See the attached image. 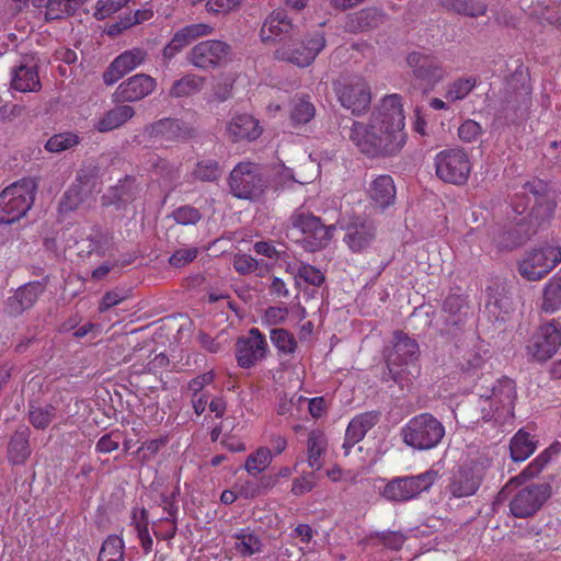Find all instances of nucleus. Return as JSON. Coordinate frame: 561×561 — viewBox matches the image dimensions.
Wrapping results in <instances>:
<instances>
[{
	"instance_id": "f257e3e1",
	"label": "nucleus",
	"mask_w": 561,
	"mask_h": 561,
	"mask_svg": "<svg viewBox=\"0 0 561 561\" xmlns=\"http://www.w3.org/2000/svg\"><path fill=\"white\" fill-rule=\"evenodd\" d=\"M342 134L370 159L397 156L407 142L402 98L386 95L368 123L354 121L351 127H343Z\"/></svg>"
},
{
	"instance_id": "f03ea898",
	"label": "nucleus",
	"mask_w": 561,
	"mask_h": 561,
	"mask_svg": "<svg viewBox=\"0 0 561 561\" xmlns=\"http://www.w3.org/2000/svg\"><path fill=\"white\" fill-rule=\"evenodd\" d=\"M511 206L516 214H526L524 219L528 220L529 226L527 233L535 234L539 228L551 221L557 202L546 181L533 179L513 195Z\"/></svg>"
},
{
	"instance_id": "7ed1b4c3",
	"label": "nucleus",
	"mask_w": 561,
	"mask_h": 561,
	"mask_svg": "<svg viewBox=\"0 0 561 561\" xmlns=\"http://www.w3.org/2000/svg\"><path fill=\"white\" fill-rule=\"evenodd\" d=\"M386 370L381 381L392 380L401 390L410 389L412 380L421 373L420 346L416 340L403 331L393 332L392 346L385 351Z\"/></svg>"
},
{
	"instance_id": "20e7f679",
	"label": "nucleus",
	"mask_w": 561,
	"mask_h": 561,
	"mask_svg": "<svg viewBox=\"0 0 561 561\" xmlns=\"http://www.w3.org/2000/svg\"><path fill=\"white\" fill-rule=\"evenodd\" d=\"M479 391L481 419L504 423L514 416L517 398L515 381L508 377L492 380L482 376L476 383Z\"/></svg>"
},
{
	"instance_id": "39448f33",
	"label": "nucleus",
	"mask_w": 561,
	"mask_h": 561,
	"mask_svg": "<svg viewBox=\"0 0 561 561\" xmlns=\"http://www.w3.org/2000/svg\"><path fill=\"white\" fill-rule=\"evenodd\" d=\"M531 87L528 69L518 65L506 79L501 93L499 116L507 124L527 118L531 105Z\"/></svg>"
},
{
	"instance_id": "423d86ee",
	"label": "nucleus",
	"mask_w": 561,
	"mask_h": 561,
	"mask_svg": "<svg viewBox=\"0 0 561 561\" xmlns=\"http://www.w3.org/2000/svg\"><path fill=\"white\" fill-rule=\"evenodd\" d=\"M287 229L300 233L301 237L297 241L306 251L317 252L329 244L336 227L335 225H325L320 217L301 206L289 216Z\"/></svg>"
},
{
	"instance_id": "0eeeda50",
	"label": "nucleus",
	"mask_w": 561,
	"mask_h": 561,
	"mask_svg": "<svg viewBox=\"0 0 561 561\" xmlns=\"http://www.w3.org/2000/svg\"><path fill=\"white\" fill-rule=\"evenodd\" d=\"M37 183L32 178H23L7 186L0 193V226L19 221L31 209Z\"/></svg>"
},
{
	"instance_id": "6e6552de",
	"label": "nucleus",
	"mask_w": 561,
	"mask_h": 561,
	"mask_svg": "<svg viewBox=\"0 0 561 561\" xmlns=\"http://www.w3.org/2000/svg\"><path fill=\"white\" fill-rule=\"evenodd\" d=\"M227 182L230 193L238 199L256 201L268 187L264 169L251 161H241L234 165Z\"/></svg>"
},
{
	"instance_id": "1a4fd4ad",
	"label": "nucleus",
	"mask_w": 561,
	"mask_h": 561,
	"mask_svg": "<svg viewBox=\"0 0 561 561\" xmlns=\"http://www.w3.org/2000/svg\"><path fill=\"white\" fill-rule=\"evenodd\" d=\"M403 443L413 449L435 448L445 436V426L428 412L413 416L401 428Z\"/></svg>"
},
{
	"instance_id": "9d476101",
	"label": "nucleus",
	"mask_w": 561,
	"mask_h": 561,
	"mask_svg": "<svg viewBox=\"0 0 561 561\" xmlns=\"http://www.w3.org/2000/svg\"><path fill=\"white\" fill-rule=\"evenodd\" d=\"M436 478L435 470H427L416 476L394 477L385 484L380 495L389 502H408L430 490Z\"/></svg>"
},
{
	"instance_id": "9b49d317",
	"label": "nucleus",
	"mask_w": 561,
	"mask_h": 561,
	"mask_svg": "<svg viewBox=\"0 0 561 561\" xmlns=\"http://www.w3.org/2000/svg\"><path fill=\"white\" fill-rule=\"evenodd\" d=\"M341 105L355 116L366 114L371 103V89L362 76L343 78L334 83Z\"/></svg>"
},
{
	"instance_id": "f8f14e48",
	"label": "nucleus",
	"mask_w": 561,
	"mask_h": 561,
	"mask_svg": "<svg viewBox=\"0 0 561 561\" xmlns=\"http://www.w3.org/2000/svg\"><path fill=\"white\" fill-rule=\"evenodd\" d=\"M324 47V34L321 31H317L307 34L304 38L299 36L291 43L280 45L275 49L274 56L278 60L291 62L298 67H307Z\"/></svg>"
},
{
	"instance_id": "ddd939ff",
	"label": "nucleus",
	"mask_w": 561,
	"mask_h": 561,
	"mask_svg": "<svg viewBox=\"0 0 561 561\" xmlns=\"http://www.w3.org/2000/svg\"><path fill=\"white\" fill-rule=\"evenodd\" d=\"M434 163L437 178L454 185L466 184L472 169L467 151L458 147L439 151Z\"/></svg>"
},
{
	"instance_id": "4468645a",
	"label": "nucleus",
	"mask_w": 561,
	"mask_h": 561,
	"mask_svg": "<svg viewBox=\"0 0 561 561\" xmlns=\"http://www.w3.org/2000/svg\"><path fill=\"white\" fill-rule=\"evenodd\" d=\"M486 474L483 461L471 459L459 465L451 473L446 492L455 499L474 495Z\"/></svg>"
},
{
	"instance_id": "2eb2a0df",
	"label": "nucleus",
	"mask_w": 561,
	"mask_h": 561,
	"mask_svg": "<svg viewBox=\"0 0 561 561\" xmlns=\"http://www.w3.org/2000/svg\"><path fill=\"white\" fill-rule=\"evenodd\" d=\"M552 495L550 482H533L513 495L510 502L511 514L516 518H529L541 510Z\"/></svg>"
},
{
	"instance_id": "dca6fc26",
	"label": "nucleus",
	"mask_w": 561,
	"mask_h": 561,
	"mask_svg": "<svg viewBox=\"0 0 561 561\" xmlns=\"http://www.w3.org/2000/svg\"><path fill=\"white\" fill-rule=\"evenodd\" d=\"M561 262V248L545 245L527 251L518 262V272L527 280H539Z\"/></svg>"
},
{
	"instance_id": "f3484780",
	"label": "nucleus",
	"mask_w": 561,
	"mask_h": 561,
	"mask_svg": "<svg viewBox=\"0 0 561 561\" xmlns=\"http://www.w3.org/2000/svg\"><path fill=\"white\" fill-rule=\"evenodd\" d=\"M299 27L293 23L288 13L283 9L272 11L264 20L260 38L265 45H286L299 37Z\"/></svg>"
},
{
	"instance_id": "a211bd4d",
	"label": "nucleus",
	"mask_w": 561,
	"mask_h": 561,
	"mask_svg": "<svg viewBox=\"0 0 561 561\" xmlns=\"http://www.w3.org/2000/svg\"><path fill=\"white\" fill-rule=\"evenodd\" d=\"M407 64L413 78L428 90H433L448 75L443 61L432 53L412 51L407 56Z\"/></svg>"
},
{
	"instance_id": "6ab92c4d",
	"label": "nucleus",
	"mask_w": 561,
	"mask_h": 561,
	"mask_svg": "<svg viewBox=\"0 0 561 561\" xmlns=\"http://www.w3.org/2000/svg\"><path fill=\"white\" fill-rule=\"evenodd\" d=\"M440 312L443 319L440 334L448 336L459 335L465 330L470 314L468 298L461 294H448L443 300Z\"/></svg>"
},
{
	"instance_id": "aec40b11",
	"label": "nucleus",
	"mask_w": 561,
	"mask_h": 561,
	"mask_svg": "<svg viewBox=\"0 0 561 561\" xmlns=\"http://www.w3.org/2000/svg\"><path fill=\"white\" fill-rule=\"evenodd\" d=\"M231 53V46L222 41L207 39L199 42L187 54V60L203 70L215 69L225 65Z\"/></svg>"
},
{
	"instance_id": "412c9836",
	"label": "nucleus",
	"mask_w": 561,
	"mask_h": 561,
	"mask_svg": "<svg viewBox=\"0 0 561 561\" xmlns=\"http://www.w3.org/2000/svg\"><path fill=\"white\" fill-rule=\"evenodd\" d=\"M561 345V330L552 321L539 327L527 344V354L537 362L551 358Z\"/></svg>"
},
{
	"instance_id": "4be33fe9",
	"label": "nucleus",
	"mask_w": 561,
	"mask_h": 561,
	"mask_svg": "<svg viewBox=\"0 0 561 561\" xmlns=\"http://www.w3.org/2000/svg\"><path fill=\"white\" fill-rule=\"evenodd\" d=\"M268 345L265 335L252 328L247 336L236 342V359L241 368L249 369L266 357Z\"/></svg>"
},
{
	"instance_id": "5701e85b",
	"label": "nucleus",
	"mask_w": 561,
	"mask_h": 561,
	"mask_svg": "<svg viewBox=\"0 0 561 561\" xmlns=\"http://www.w3.org/2000/svg\"><path fill=\"white\" fill-rule=\"evenodd\" d=\"M149 139L165 141H185L196 136V130L179 118L164 117L145 127Z\"/></svg>"
},
{
	"instance_id": "b1692460",
	"label": "nucleus",
	"mask_w": 561,
	"mask_h": 561,
	"mask_svg": "<svg viewBox=\"0 0 561 561\" xmlns=\"http://www.w3.org/2000/svg\"><path fill=\"white\" fill-rule=\"evenodd\" d=\"M157 81L149 75L138 73L123 81L115 90L113 100L116 103L137 102L151 94Z\"/></svg>"
},
{
	"instance_id": "393cba45",
	"label": "nucleus",
	"mask_w": 561,
	"mask_h": 561,
	"mask_svg": "<svg viewBox=\"0 0 561 561\" xmlns=\"http://www.w3.org/2000/svg\"><path fill=\"white\" fill-rule=\"evenodd\" d=\"M46 287V279L30 282L19 287L15 293L5 300L4 311L12 317L22 314L36 304Z\"/></svg>"
},
{
	"instance_id": "a878e982",
	"label": "nucleus",
	"mask_w": 561,
	"mask_h": 561,
	"mask_svg": "<svg viewBox=\"0 0 561 561\" xmlns=\"http://www.w3.org/2000/svg\"><path fill=\"white\" fill-rule=\"evenodd\" d=\"M344 242L352 252H362L369 248L376 239V226L364 217L352 218L345 227Z\"/></svg>"
},
{
	"instance_id": "bb28decb",
	"label": "nucleus",
	"mask_w": 561,
	"mask_h": 561,
	"mask_svg": "<svg viewBox=\"0 0 561 561\" xmlns=\"http://www.w3.org/2000/svg\"><path fill=\"white\" fill-rule=\"evenodd\" d=\"M147 58L142 48H133L118 55L103 72V81L107 85L116 83L125 75L141 65Z\"/></svg>"
},
{
	"instance_id": "cd10ccee",
	"label": "nucleus",
	"mask_w": 561,
	"mask_h": 561,
	"mask_svg": "<svg viewBox=\"0 0 561 561\" xmlns=\"http://www.w3.org/2000/svg\"><path fill=\"white\" fill-rule=\"evenodd\" d=\"M561 451V444L556 442L540 453L518 476L513 477L500 491L499 496H502L513 485H522L528 479L537 477L543 468L550 462L553 456Z\"/></svg>"
},
{
	"instance_id": "c85d7f7f",
	"label": "nucleus",
	"mask_w": 561,
	"mask_h": 561,
	"mask_svg": "<svg viewBox=\"0 0 561 561\" xmlns=\"http://www.w3.org/2000/svg\"><path fill=\"white\" fill-rule=\"evenodd\" d=\"M379 411H368L360 413L351 420L346 428L345 439L343 443L345 455L350 453L354 445L365 437L367 432L379 422Z\"/></svg>"
},
{
	"instance_id": "c756f323",
	"label": "nucleus",
	"mask_w": 561,
	"mask_h": 561,
	"mask_svg": "<svg viewBox=\"0 0 561 561\" xmlns=\"http://www.w3.org/2000/svg\"><path fill=\"white\" fill-rule=\"evenodd\" d=\"M226 133L233 142L255 140L262 134L259 121L249 114L234 115L227 124Z\"/></svg>"
},
{
	"instance_id": "7c9ffc66",
	"label": "nucleus",
	"mask_w": 561,
	"mask_h": 561,
	"mask_svg": "<svg viewBox=\"0 0 561 561\" xmlns=\"http://www.w3.org/2000/svg\"><path fill=\"white\" fill-rule=\"evenodd\" d=\"M387 21V14L378 8H365L347 15L345 31L362 33L379 27Z\"/></svg>"
},
{
	"instance_id": "2f4dec72",
	"label": "nucleus",
	"mask_w": 561,
	"mask_h": 561,
	"mask_svg": "<svg viewBox=\"0 0 561 561\" xmlns=\"http://www.w3.org/2000/svg\"><path fill=\"white\" fill-rule=\"evenodd\" d=\"M138 191L136 179L126 175L124 179L119 180L116 185L110 187L107 193L103 195V204L115 205L117 208L125 207L135 201Z\"/></svg>"
},
{
	"instance_id": "473e14b6",
	"label": "nucleus",
	"mask_w": 561,
	"mask_h": 561,
	"mask_svg": "<svg viewBox=\"0 0 561 561\" xmlns=\"http://www.w3.org/2000/svg\"><path fill=\"white\" fill-rule=\"evenodd\" d=\"M368 195L376 207L387 208L396 199L393 179L388 174L377 176L369 185Z\"/></svg>"
},
{
	"instance_id": "72a5a7b5",
	"label": "nucleus",
	"mask_w": 561,
	"mask_h": 561,
	"mask_svg": "<svg viewBox=\"0 0 561 561\" xmlns=\"http://www.w3.org/2000/svg\"><path fill=\"white\" fill-rule=\"evenodd\" d=\"M31 430L21 425L11 436L8 444V458L14 465H23L31 456L30 446Z\"/></svg>"
},
{
	"instance_id": "f704fd0d",
	"label": "nucleus",
	"mask_w": 561,
	"mask_h": 561,
	"mask_svg": "<svg viewBox=\"0 0 561 561\" xmlns=\"http://www.w3.org/2000/svg\"><path fill=\"white\" fill-rule=\"evenodd\" d=\"M11 87L20 92H36L41 89V80L36 66L21 64L13 68Z\"/></svg>"
},
{
	"instance_id": "c9c22d12",
	"label": "nucleus",
	"mask_w": 561,
	"mask_h": 561,
	"mask_svg": "<svg viewBox=\"0 0 561 561\" xmlns=\"http://www.w3.org/2000/svg\"><path fill=\"white\" fill-rule=\"evenodd\" d=\"M222 174L224 167L218 160L213 158H203L195 163L192 172L190 173V178L193 182L216 183L220 180Z\"/></svg>"
},
{
	"instance_id": "e433bc0d",
	"label": "nucleus",
	"mask_w": 561,
	"mask_h": 561,
	"mask_svg": "<svg viewBox=\"0 0 561 561\" xmlns=\"http://www.w3.org/2000/svg\"><path fill=\"white\" fill-rule=\"evenodd\" d=\"M134 107L121 103V105H117L104 113L103 116L98 121L95 128L101 133L113 130L124 125L127 121L134 117Z\"/></svg>"
},
{
	"instance_id": "4c0bfd02",
	"label": "nucleus",
	"mask_w": 561,
	"mask_h": 561,
	"mask_svg": "<svg viewBox=\"0 0 561 561\" xmlns=\"http://www.w3.org/2000/svg\"><path fill=\"white\" fill-rule=\"evenodd\" d=\"M328 440L324 433L313 430L308 435L307 454L309 467L319 470L323 466V456L327 451Z\"/></svg>"
},
{
	"instance_id": "58836bf2",
	"label": "nucleus",
	"mask_w": 561,
	"mask_h": 561,
	"mask_svg": "<svg viewBox=\"0 0 561 561\" xmlns=\"http://www.w3.org/2000/svg\"><path fill=\"white\" fill-rule=\"evenodd\" d=\"M439 4L447 11L456 14L479 18L488 11V5L481 0H438Z\"/></svg>"
},
{
	"instance_id": "ea45409f",
	"label": "nucleus",
	"mask_w": 561,
	"mask_h": 561,
	"mask_svg": "<svg viewBox=\"0 0 561 561\" xmlns=\"http://www.w3.org/2000/svg\"><path fill=\"white\" fill-rule=\"evenodd\" d=\"M537 448V440L528 432L519 430L510 442L511 457L514 461H524Z\"/></svg>"
},
{
	"instance_id": "a19ab883",
	"label": "nucleus",
	"mask_w": 561,
	"mask_h": 561,
	"mask_svg": "<svg viewBox=\"0 0 561 561\" xmlns=\"http://www.w3.org/2000/svg\"><path fill=\"white\" fill-rule=\"evenodd\" d=\"M205 79L195 73H187L175 80L169 89L168 95L173 99L187 98L198 93Z\"/></svg>"
},
{
	"instance_id": "79ce46f5",
	"label": "nucleus",
	"mask_w": 561,
	"mask_h": 561,
	"mask_svg": "<svg viewBox=\"0 0 561 561\" xmlns=\"http://www.w3.org/2000/svg\"><path fill=\"white\" fill-rule=\"evenodd\" d=\"M233 268L239 275H249L255 273L259 277H264L272 268V264L264 261H257L247 253H236L233 256Z\"/></svg>"
},
{
	"instance_id": "37998d69",
	"label": "nucleus",
	"mask_w": 561,
	"mask_h": 561,
	"mask_svg": "<svg viewBox=\"0 0 561 561\" xmlns=\"http://www.w3.org/2000/svg\"><path fill=\"white\" fill-rule=\"evenodd\" d=\"M530 14L537 18L540 23H547L557 27L561 26V0H548L537 2L531 7Z\"/></svg>"
},
{
	"instance_id": "c03bdc74",
	"label": "nucleus",
	"mask_w": 561,
	"mask_h": 561,
	"mask_svg": "<svg viewBox=\"0 0 561 561\" xmlns=\"http://www.w3.org/2000/svg\"><path fill=\"white\" fill-rule=\"evenodd\" d=\"M57 408L50 403L39 405L34 402L28 403L27 419L30 424L36 428L44 431L55 420Z\"/></svg>"
},
{
	"instance_id": "a18cd8bd",
	"label": "nucleus",
	"mask_w": 561,
	"mask_h": 561,
	"mask_svg": "<svg viewBox=\"0 0 561 561\" xmlns=\"http://www.w3.org/2000/svg\"><path fill=\"white\" fill-rule=\"evenodd\" d=\"M213 31V26L206 23L190 24L175 32L171 41L183 49L198 37L210 35Z\"/></svg>"
},
{
	"instance_id": "49530a36",
	"label": "nucleus",
	"mask_w": 561,
	"mask_h": 561,
	"mask_svg": "<svg viewBox=\"0 0 561 561\" xmlns=\"http://www.w3.org/2000/svg\"><path fill=\"white\" fill-rule=\"evenodd\" d=\"M33 4L46 9L45 19L47 21L62 19L73 14L77 10L71 0H33Z\"/></svg>"
},
{
	"instance_id": "de8ad7c7",
	"label": "nucleus",
	"mask_w": 561,
	"mask_h": 561,
	"mask_svg": "<svg viewBox=\"0 0 561 561\" xmlns=\"http://www.w3.org/2000/svg\"><path fill=\"white\" fill-rule=\"evenodd\" d=\"M233 538L237 540L234 548L243 558L251 557L263 551L264 545L261 538L252 531L242 529L240 533L234 534Z\"/></svg>"
},
{
	"instance_id": "09e8293b",
	"label": "nucleus",
	"mask_w": 561,
	"mask_h": 561,
	"mask_svg": "<svg viewBox=\"0 0 561 561\" xmlns=\"http://www.w3.org/2000/svg\"><path fill=\"white\" fill-rule=\"evenodd\" d=\"M270 339L280 355L293 356L297 350L295 335L286 329H272L270 332Z\"/></svg>"
},
{
	"instance_id": "8fccbe9b",
	"label": "nucleus",
	"mask_w": 561,
	"mask_h": 561,
	"mask_svg": "<svg viewBox=\"0 0 561 561\" xmlns=\"http://www.w3.org/2000/svg\"><path fill=\"white\" fill-rule=\"evenodd\" d=\"M77 181L80 183H73L62 195L58 204V210L60 214H68L78 209L83 202V194L81 183L83 182L82 176L78 175Z\"/></svg>"
},
{
	"instance_id": "3c124183",
	"label": "nucleus",
	"mask_w": 561,
	"mask_h": 561,
	"mask_svg": "<svg viewBox=\"0 0 561 561\" xmlns=\"http://www.w3.org/2000/svg\"><path fill=\"white\" fill-rule=\"evenodd\" d=\"M125 545L122 538L116 535L108 536L99 552L98 559L108 561H125Z\"/></svg>"
},
{
	"instance_id": "603ef678",
	"label": "nucleus",
	"mask_w": 561,
	"mask_h": 561,
	"mask_svg": "<svg viewBox=\"0 0 561 561\" xmlns=\"http://www.w3.org/2000/svg\"><path fill=\"white\" fill-rule=\"evenodd\" d=\"M271 461L272 450L266 447H260L248 456L244 468L249 474L256 477L270 466Z\"/></svg>"
},
{
	"instance_id": "864d4df0",
	"label": "nucleus",
	"mask_w": 561,
	"mask_h": 561,
	"mask_svg": "<svg viewBox=\"0 0 561 561\" xmlns=\"http://www.w3.org/2000/svg\"><path fill=\"white\" fill-rule=\"evenodd\" d=\"M316 114L314 105L306 100L298 99L294 102L290 111V121L294 126H300L309 123Z\"/></svg>"
},
{
	"instance_id": "5fc2aeb1",
	"label": "nucleus",
	"mask_w": 561,
	"mask_h": 561,
	"mask_svg": "<svg viewBox=\"0 0 561 561\" xmlns=\"http://www.w3.org/2000/svg\"><path fill=\"white\" fill-rule=\"evenodd\" d=\"M476 77H461L456 79L446 92L445 98L455 102L465 99L477 85Z\"/></svg>"
},
{
	"instance_id": "6e6d98bb",
	"label": "nucleus",
	"mask_w": 561,
	"mask_h": 561,
	"mask_svg": "<svg viewBox=\"0 0 561 561\" xmlns=\"http://www.w3.org/2000/svg\"><path fill=\"white\" fill-rule=\"evenodd\" d=\"M561 307V280L550 279L543 290L542 310L553 312Z\"/></svg>"
},
{
	"instance_id": "4d7b16f0",
	"label": "nucleus",
	"mask_w": 561,
	"mask_h": 561,
	"mask_svg": "<svg viewBox=\"0 0 561 561\" xmlns=\"http://www.w3.org/2000/svg\"><path fill=\"white\" fill-rule=\"evenodd\" d=\"M79 144V136L73 133H60L53 135L46 142L45 149L49 152L59 153L71 149Z\"/></svg>"
},
{
	"instance_id": "13d9d810",
	"label": "nucleus",
	"mask_w": 561,
	"mask_h": 561,
	"mask_svg": "<svg viewBox=\"0 0 561 561\" xmlns=\"http://www.w3.org/2000/svg\"><path fill=\"white\" fill-rule=\"evenodd\" d=\"M151 169L156 175L168 182H173L180 178V164L160 157L151 163Z\"/></svg>"
},
{
	"instance_id": "bf43d9fd",
	"label": "nucleus",
	"mask_w": 561,
	"mask_h": 561,
	"mask_svg": "<svg viewBox=\"0 0 561 561\" xmlns=\"http://www.w3.org/2000/svg\"><path fill=\"white\" fill-rule=\"evenodd\" d=\"M242 0H208L204 4V10L209 15L219 18L237 11Z\"/></svg>"
},
{
	"instance_id": "052dcab7",
	"label": "nucleus",
	"mask_w": 561,
	"mask_h": 561,
	"mask_svg": "<svg viewBox=\"0 0 561 561\" xmlns=\"http://www.w3.org/2000/svg\"><path fill=\"white\" fill-rule=\"evenodd\" d=\"M483 131L482 126L478 122L468 118L458 127V137L462 142L472 144L482 136Z\"/></svg>"
},
{
	"instance_id": "680f3d73",
	"label": "nucleus",
	"mask_w": 561,
	"mask_h": 561,
	"mask_svg": "<svg viewBox=\"0 0 561 561\" xmlns=\"http://www.w3.org/2000/svg\"><path fill=\"white\" fill-rule=\"evenodd\" d=\"M371 539H377L382 546L391 550H400L404 543V536L398 531H377L370 535Z\"/></svg>"
},
{
	"instance_id": "e2e57ef3",
	"label": "nucleus",
	"mask_w": 561,
	"mask_h": 561,
	"mask_svg": "<svg viewBox=\"0 0 561 561\" xmlns=\"http://www.w3.org/2000/svg\"><path fill=\"white\" fill-rule=\"evenodd\" d=\"M296 277H299L306 283L318 287L321 286L325 279L323 273L319 268L306 263H300L296 273Z\"/></svg>"
},
{
	"instance_id": "0e129e2a",
	"label": "nucleus",
	"mask_w": 561,
	"mask_h": 561,
	"mask_svg": "<svg viewBox=\"0 0 561 561\" xmlns=\"http://www.w3.org/2000/svg\"><path fill=\"white\" fill-rule=\"evenodd\" d=\"M122 436L123 434L119 430H114L104 434L96 442L95 450L98 453L107 454L118 449Z\"/></svg>"
},
{
	"instance_id": "69168bd1",
	"label": "nucleus",
	"mask_w": 561,
	"mask_h": 561,
	"mask_svg": "<svg viewBox=\"0 0 561 561\" xmlns=\"http://www.w3.org/2000/svg\"><path fill=\"white\" fill-rule=\"evenodd\" d=\"M172 217L180 225H195L202 219V214L197 208L185 205L176 208Z\"/></svg>"
},
{
	"instance_id": "338daca9",
	"label": "nucleus",
	"mask_w": 561,
	"mask_h": 561,
	"mask_svg": "<svg viewBox=\"0 0 561 561\" xmlns=\"http://www.w3.org/2000/svg\"><path fill=\"white\" fill-rule=\"evenodd\" d=\"M167 436L142 443L138 448V454H140L141 460L144 462L150 461L152 458H154L159 450L167 445Z\"/></svg>"
},
{
	"instance_id": "774afa93",
	"label": "nucleus",
	"mask_w": 561,
	"mask_h": 561,
	"mask_svg": "<svg viewBox=\"0 0 561 561\" xmlns=\"http://www.w3.org/2000/svg\"><path fill=\"white\" fill-rule=\"evenodd\" d=\"M126 0H99L95 7L94 16L98 20H104L117 12Z\"/></svg>"
}]
</instances>
